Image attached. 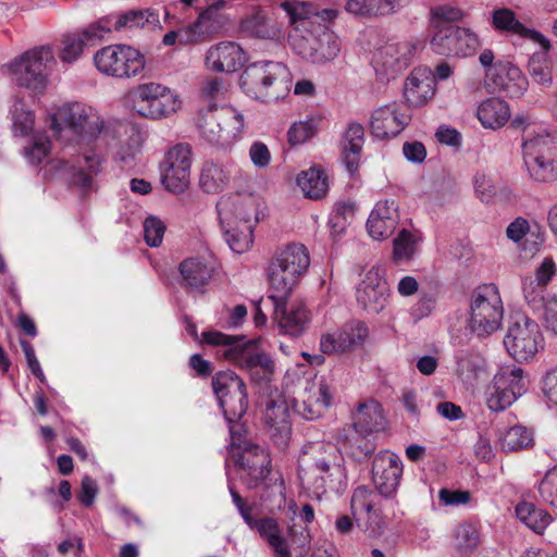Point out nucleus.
Returning a JSON list of instances; mask_svg holds the SVG:
<instances>
[{
	"label": "nucleus",
	"instance_id": "nucleus-21",
	"mask_svg": "<svg viewBox=\"0 0 557 557\" xmlns=\"http://www.w3.org/2000/svg\"><path fill=\"white\" fill-rule=\"evenodd\" d=\"M399 221L398 207L394 200L376 202L367 221L369 235L376 240L392 236Z\"/></svg>",
	"mask_w": 557,
	"mask_h": 557
},
{
	"label": "nucleus",
	"instance_id": "nucleus-25",
	"mask_svg": "<svg viewBox=\"0 0 557 557\" xmlns=\"http://www.w3.org/2000/svg\"><path fill=\"white\" fill-rule=\"evenodd\" d=\"M262 338L246 339V373L252 383H270L274 373V363L263 347H257Z\"/></svg>",
	"mask_w": 557,
	"mask_h": 557
},
{
	"label": "nucleus",
	"instance_id": "nucleus-12",
	"mask_svg": "<svg viewBox=\"0 0 557 557\" xmlns=\"http://www.w3.org/2000/svg\"><path fill=\"white\" fill-rule=\"evenodd\" d=\"M191 159V147L188 144H176L166 151L159 171L161 184L168 191L182 194L188 188Z\"/></svg>",
	"mask_w": 557,
	"mask_h": 557
},
{
	"label": "nucleus",
	"instance_id": "nucleus-7",
	"mask_svg": "<svg viewBox=\"0 0 557 557\" xmlns=\"http://www.w3.org/2000/svg\"><path fill=\"white\" fill-rule=\"evenodd\" d=\"M201 136L210 144L231 147L239 139L244 127L243 114L232 106L208 111L199 120Z\"/></svg>",
	"mask_w": 557,
	"mask_h": 557
},
{
	"label": "nucleus",
	"instance_id": "nucleus-3",
	"mask_svg": "<svg viewBox=\"0 0 557 557\" xmlns=\"http://www.w3.org/2000/svg\"><path fill=\"white\" fill-rule=\"evenodd\" d=\"M504 306L494 284L476 287L469 300L467 327L479 338H486L502 326Z\"/></svg>",
	"mask_w": 557,
	"mask_h": 557
},
{
	"label": "nucleus",
	"instance_id": "nucleus-63",
	"mask_svg": "<svg viewBox=\"0 0 557 557\" xmlns=\"http://www.w3.org/2000/svg\"><path fill=\"white\" fill-rule=\"evenodd\" d=\"M556 273V267L552 258H545L543 262L539 265V268L535 271V281L530 280L529 282H524L523 289L525 286H529L531 283H533V289L534 290H543V294L545 293V286L547 283L552 280V277Z\"/></svg>",
	"mask_w": 557,
	"mask_h": 557
},
{
	"label": "nucleus",
	"instance_id": "nucleus-64",
	"mask_svg": "<svg viewBox=\"0 0 557 557\" xmlns=\"http://www.w3.org/2000/svg\"><path fill=\"white\" fill-rule=\"evenodd\" d=\"M524 379L527 375L522 367L516 363H505L498 366L493 383H520Z\"/></svg>",
	"mask_w": 557,
	"mask_h": 557
},
{
	"label": "nucleus",
	"instance_id": "nucleus-35",
	"mask_svg": "<svg viewBox=\"0 0 557 557\" xmlns=\"http://www.w3.org/2000/svg\"><path fill=\"white\" fill-rule=\"evenodd\" d=\"M511 115L506 101L498 98H488L482 101L476 110V116L484 128L499 129Z\"/></svg>",
	"mask_w": 557,
	"mask_h": 557
},
{
	"label": "nucleus",
	"instance_id": "nucleus-10",
	"mask_svg": "<svg viewBox=\"0 0 557 557\" xmlns=\"http://www.w3.org/2000/svg\"><path fill=\"white\" fill-rule=\"evenodd\" d=\"M97 70L116 78H128L138 75L145 67L144 55L127 45H110L94 54Z\"/></svg>",
	"mask_w": 557,
	"mask_h": 557
},
{
	"label": "nucleus",
	"instance_id": "nucleus-8",
	"mask_svg": "<svg viewBox=\"0 0 557 557\" xmlns=\"http://www.w3.org/2000/svg\"><path fill=\"white\" fill-rule=\"evenodd\" d=\"M59 122L75 137L79 146L91 144L103 127V121L91 107L74 102L61 107L52 122V127L59 131Z\"/></svg>",
	"mask_w": 557,
	"mask_h": 557
},
{
	"label": "nucleus",
	"instance_id": "nucleus-54",
	"mask_svg": "<svg viewBox=\"0 0 557 557\" xmlns=\"http://www.w3.org/2000/svg\"><path fill=\"white\" fill-rule=\"evenodd\" d=\"M87 45L81 33H70L62 37V49L59 58L64 63L75 62L83 53L84 47Z\"/></svg>",
	"mask_w": 557,
	"mask_h": 557
},
{
	"label": "nucleus",
	"instance_id": "nucleus-56",
	"mask_svg": "<svg viewBox=\"0 0 557 557\" xmlns=\"http://www.w3.org/2000/svg\"><path fill=\"white\" fill-rule=\"evenodd\" d=\"M357 527L371 539H377L382 536L386 529V520L382 513V509L366 515L361 518H357L356 520Z\"/></svg>",
	"mask_w": 557,
	"mask_h": 557
},
{
	"label": "nucleus",
	"instance_id": "nucleus-60",
	"mask_svg": "<svg viewBox=\"0 0 557 557\" xmlns=\"http://www.w3.org/2000/svg\"><path fill=\"white\" fill-rule=\"evenodd\" d=\"M358 435L359 433H356L355 429L352 430L349 425L338 428L332 435V438L335 441L336 453L344 451L346 454L355 455V447L357 442H359Z\"/></svg>",
	"mask_w": 557,
	"mask_h": 557
},
{
	"label": "nucleus",
	"instance_id": "nucleus-38",
	"mask_svg": "<svg viewBox=\"0 0 557 557\" xmlns=\"http://www.w3.org/2000/svg\"><path fill=\"white\" fill-rule=\"evenodd\" d=\"M516 516L520 522L537 534H542L552 523V515L532 503L522 502L516 506Z\"/></svg>",
	"mask_w": 557,
	"mask_h": 557
},
{
	"label": "nucleus",
	"instance_id": "nucleus-28",
	"mask_svg": "<svg viewBox=\"0 0 557 557\" xmlns=\"http://www.w3.org/2000/svg\"><path fill=\"white\" fill-rule=\"evenodd\" d=\"M178 272L181 286L201 293L213 275L212 268L201 258L183 260L178 265Z\"/></svg>",
	"mask_w": 557,
	"mask_h": 557
},
{
	"label": "nucleus",
	"instance_id": "nucleus-33",
	"mask_svg": "<svg viewBox=\"0 0 557 557\" xmlns=\"http://www.w3.org/2000/svg\"><path fill=\"white\" fill-rule=\"evenodd\" d=\"M434 78L425 72L413 71L407 78L404 96L410 107L425 104L435 92Z\"/></svg>",
	"mask_w": 557,
	"mask_h": 557
},
{
	"label": "nucleus",
	"instance_id": "nucleus-2",
	"mask_svg": "<svg viewBox=\"0 0 557 557\" xmlns=\"http://www.w3.org/2000/svg\"><path fill=\"white\" fill-rule=\"evenodd\" d=\"M309 264V252L302 244L277 249L268 265V281L275 297L287 298Z\"/></svg>",
	"mask_w": 557,
	"mask_h": 557
},
{
	"label": "nucleus",
	"instance_id": "nucleus-16",
	"mask_svg": "<svg viewBox=\"0 0 557 557\" xmlns=\"http://www.w3.org/2000/svg\"><path fill=\"white\" fill-rule=\"evenodd\" d=\"M224 0H218L202 10L196 21L183 27V38L190 45H199L211 40L226 25V17L220 13L225 7Z\"/></svg>",
	"mask_w": 557,
	"mask_h": 557
},
{
	"label": "nucleus",
	"instance_id": "nucleus-59",
	"mask_svg": "<svg viewBox=\"0 0 557 557\" xmlns=\"http://www.w3.org/2000/svg\"><path fill=\"white\" fill-rule=\"evenodd\" d=\"M341 342L345 344V351L360 346L368 336V329L362 322L347 324L342 330H336Z\"/></svg>",
	"mask_w": 557,
	"mask_h": 557
},
{
	"label": "nucleus",
	"instance_id": "nucleus-14",
	"mask_svg": "<svg viewBox=\"0 0 557 557\" xmlns=\"http://www.w3.org/2000/svg\"><path fill=\"white\" fill-rule=\"evenodd\" d=\"M479 47V38L473 32L454 25L440 28L431 40L432 50L446 57H468Z\"/></svg>",
	"mask_w": 557,
	"mask_h": 557
},
{
	"label": "nucleus",
	"instance_id": "nucleus-37",
	"mask_svg": "<svg viewBox=\"0 0 557 557\" xmlns=\"http://www.w3.org/2000/svg\"><path fill=\"white\" fill-rule=\"evenodd\" d=\"M385 498L377 490L366 485L356 487L350 499V509L354 519L361 518L382 509L381 503Z\"/></svg>",
	"mask_w": 557,
	"mask_h": 557
},
{
	"label": "nucleus",
	"instance_id": "nucleus-61",
	"mask_svg": "<svg viewBox=\"0 0 557 557\" xmlns=\"http://www.w3.org/2000/svg\"><path fill=\"white\" fill-rule=\"evenodd\" d=\"M165 232L164 223L157 216L150 215L144 221V238L148 246L159 247Z\"/></svg>",
	"mask_w": 557,
	"mask_h": 557
},
{
	"label": "nucleus",
	"instance_id": "nucleus-26",
	"mask_svg": "<svg viewBox=\"0 0 557 557\" xmlns=\"http://www.w3.org/2000/svg\"><path fill=\"white\" fill-rule=\"evenodd\" d=\"M232 163L224 159H209L202 163L199 186L207 194H218L231 181Z\"/></svg>",
	"mask_w": 557,
	"mask_h": 557
},
{
	"label": "nucleus",
	"instance_id": "nucleus-55",
	"mask_svg": "<svg viewBox=\"0 0 557 557\" xmlns=\"http://www.w3.org/2000/svg\"><path fill=\"white\" fill-rule=\"evenodd\" d=\"M537 492L544 504L557 508V466L545 472L537 483Z\"/></svg>",
	"mask_w": 557,
	"mask_h": 557
},
{
	"label": "nucleus",
	"instance_id": "nucleus-47",
	"mask_svg": "<svg viewBox=\"0 0 557 557\" xmlns=\"http://www.w3.org/2000/svg\"><path fill=\"white\" fill-rule=\"evenodd\" d=\"M228 385H213V392L219 400V405L221 409L223 410L225 420L230 424V435H231V443L228 445V456L234 461L236 466H242L244 462V453L240 447V434L236 433L234 431V426L232 425L234 420L231 417V413L228 412V409L226 408V399L225 397L228 394L227 389Z\"/></svg>",
	"mask_w": 557,
	"mask_h": 557
},
{
	"label": "nucleus",
	"instance_id": "nucleus-1",
	"mask_svg": "<svg viewBox=\"0 0 557 557\" xmlns=\"http://www.w3.org/2000/svg\"><path fill=\"white\" fill-rule=\"evenodd\" d=\"M292 86L289 69L274 61L246 63V96L261 102L285 97Z\"/></svg>",
	"mask_w": 557,
	"mask_h": 557
},
{
	"label": "nucleus",
	"instance_id": "nucleus-6",
	"mask_svg": "<svg viewBox=\"0 0 557 557\" xmlns=\"http://www.w3.org/2000/svg\"><path fill=\"white\" fill-rule=\"evenodd\" d=\"M267 395L263 422L269 436L276 446L287 445L292 434L290 405L292 399L285 391V385H263Z\"/></svg>",
	"mask_w": 557,
	"mask_h": 557
},
{
	"label": "nucleus",
	"instance_id": "nucleus-45",
	"mask_svg": "<svg viewBox=\"0 0 557 557\" xmlns=\"http://www.w3.org/2000/svg\"><path fill=\"white\" fill-rule=\"evenodd\" d=\"M220 225L242 224L244 199L239 191L224 195L216 203Z\"/></svg>",
	"mask_w": 557,
	"mask_h": 557
},
{
	"label": "nucleus",
	"instance_id": "nucleus-31",
	"mask_svg": "<svg viewBox=\"0 0 557 557\" xmlns=\"http://www.w3.org/2000/svg\"><path fill=\"white\" fill-rule=\"evenodd\" d=\"M493 26L500 32H508L520 37L527 38L534 44L548 47V39L535 29H529L522 25L517 18L515 13L506 8L497 9L493 12L492 16Z\"/></svg>",
	"mask_w": 557,
	"mask_h": 557
},
{
	"label": "nucleus",
	"instance_id": "nucleus-40",
	"mask_svg": "<svg viewBox=\"0 0 557 557\" xmlns=\"http://www.w3.org/2000/svg\"><path fill=\"white\" fill-rule=\"evenodd\" d=\"M246 35L259 39H274L278 37L280 29L264 11L253 7L246 11Z\"/></svg>",
	"mask_w": 557,
	"mask_h": 557
},
{
	"label": "nucleus",
	"instance_id": "nucleus-52",
	"mask_svg": "<svg viewBox=\"0 0 557 557\" xmlns=\"http://www.w3.org/2000/svg\"><path fill=\"white\" fill-rule=\"evenodd\" d=\"M486 405L492 411H503L517 399L512 385H487Z\"/></svg>",
	"mask_w": 557,
	"mask_h": 557
},
{
	"label": "nucleus",
	"instance_id": "nucleus-20",
	"mask_svg": "<svg viewBox=\"0 0 557 557\" xmlns=\"http://www.w3.org/2000/svg\"><path fill=\"white\" fill-rule=\"evenodd\" d=\"M486 77L493 82L494 89L503 90L510 98H520L529 85L521 70L509 62L496 63L486 71Z\"/></svg>",
	"mask_w": 557,
	"mask_h": 557
},
{
	"label": "nucleus",
	"instance_id": "nucleus-36",
	"mask_svg": "<svg viewBox=\"0 0 557 557\" xmlns=\"http://www.w3.org/2000/svg\"><path fill=\"white\" fill-rule=\"evenodd\" d=\"M363 143V126L360 123H350L343 138V159L350 174L358 170Z\"/></svg>",
	"mask_w": 557,
	"mask_h": 557
},
{
	"label": "nucleus",
	"instance_id": "nucleus-4",
	"mask_svg": "<svg viewBox=\"0 0 557 557\" xmlns=\"http://www.w3.org/2000/svg\"><path fill=\"white\" fill-rule=\"evenodd\" d=\"M55 63L50 45H42L25 51L11 64L14 82L35 94H41L48 85L49 69Z\"/></svg>",
	"mask_w": 557,
	"mask_h": 557
},
{
	"label": "nucleus",
	"instance_id": "nucleus-18",
	"mask_svg": "<svg viewBox=\"0 0 557 557\" xmlns=\"http://www.w3.org/2000/svg\"><path fill=\"white\" fill-rule=\"evenodd\" d=\"M280 332L292 337L300 336L310 322V312L301 299L280 298L273 312Z\"/></svg>",
	"mask_w": 557,
	"mask_h": 557
},
{
	"label": "nucleus",
	"instance_id": "nucleus-62",
	"mask_svg": "<svg viewBox=\"0 0 557 557\" xmlns=\"http://www.w3.org/2000/svg\"><path fill=\"white\" fill-rule=\"evenodd\" d=\"M168 87L158 83H146L139 85L134 91V107L138 111V107L143 103L148 104L152 99L160 97L161 92H165Z\"/></svg>",
	"mask_w": 557,
	"mask_h": 557
},
{
	"label": "nucleus",
	"instance_id": "nucleus-5",
	"mask_svg": "<svg viewBox=\"0 0 557 557\" xmlns=\"http://www.w3.org/2000/svg\"><path fill=\"white\" fill-rule=\"evenodd\" d=\"M524 165L530 176L539 182L550 178L553 162L557 157L554 136L544 128L528 131L521 144Z\"/></svg>",
	"mask_w": 557,
	"mask_h": 557
},
{
	"label": "nucleus",
	"instance_id": "nucleus-9",
	"mask_svg": "<svg viewBox=\"0 0 557 557\" xmlns=\"http://www.w3.org/2000/svg\"><path fill=\"white\" fill-rule=\"evenodd\" d=\"M289 44L297 54L315 64L333 61L342 50L341 38L327 27L306 35L299 34L296 28L295 34L289 35Z\"/></svg>",
	"mask_w": 557,
	"mask_h": 557
},
{
	"label": "nucleus",
	"instance_id": "nucleus-53",
	"mask_svg": "<svg viewBox=\"0 0 557 557\" xmlns=\"http://www.w3.org/2000/svg\"><path fill=\"white\" fill-rule=\"evenodd\" d=\"M13 132L15 135L27 136L34 127V113L25 102L16 98L12 104Z\"/></svg>",
	"mask_w": 557,
	"mask_h": 557
},
{
	"label": "nucleus",
	"instance_id": "nucleus-32",
	"mask_svg": "<svg viewBox=\"0 0 557 557\" xmlns=\"http://www.w3.org/2000/svg\"><path fill=\"white\" fill-rule=\"evenodd\" d=\"M532 285L524 288L528 305L540 315L544 326L557 334V297L543 295V290H534Z\"/></svg>",
	"mask_w": 557,
	"mask_h": 557
},
{
	"label": "nucleus",
	"instance_id": "nucleus-58",
	"mask_svg": "<svg viewBox=\"0 0 557 557\" xmlns=\"http://www.w3.org/2000/svg\"><path fill=\"white\" fill-rule=\"evenodd\" d=\"M320 120L313 116L308 117L305 121L295 122L288 131V140L292 145H299L311 137L318 131Z\"/></svg>",
	"mask_w": 557,
	"mask_h": 557
},
{
	"label": "nucleus",
	"instance_id": "nucleus-44",
	"mask_svg": "<svg viewBox=\"0 0 557 557\" xmlns=\"http://www.w3.org/2000/svg\"><path fill=\"white\" fill-rule=\"evenodd\" d=\"M422 242L421 233L417 230L403 228L393 240V257L398 262H408L418 253Z\"/></svg>",
	"mask_w": 557,
	"mask_h": 557
},
{
	"label": "nucleus",
	"instance_id": "nucleus-57",
	"mask_svg": "<svg viewBox=\"0 0 557 557\" xmlns=\"http://www.w3.org/2000/svg\"><path fill=\"white\" fill-rule=\"evenodd\" d=\"M157 22L158 14L150 10L128 11L117 14V23H120L121 30L145 27L147 24H154Z\"/></svg>",
	"mask_w": 557,
	"mask_h": 557
},
{
	"label": "nucleus",
	"instance_id": "nucleus-13",
	"mask_svg": "<svg viewBox=\"0 0 557 557\" xmlns=\"http://www.w3.org/2000/svg\"><path fill=\"white\" fill-rule=\"evenodd\" d=\"M310 448L313 453L322 450L325 453V455L314 458L310 469V474L315 476L312 483L314 493L323 494L326 490L339 491L346 480V474L343 466L337 462L335 446L318 443Z\"/></svg>",
	"mask_w": 557,
	"mask_h": 557
},
{
	"label": "nucleus",
	"instance_id": "nucleus-19",
	"mask_svg": "<svg viewBox=\"0 0 557 557\" xmlns=\"http://www.w3.org/2000/svg\"><path fill=\"white\" fill-rule=\"evenodd\" d=\"M403 475L401 459L388 450L380 451L372 462V480L385 498L395 494Z\"/></svg>",
	"mask_w": 557,
	"mask_h": 557
},
{
	"label": "nucleus",
	"instance_id": "nucleus-24",
	"mask_svg": "<svg viewBox=\"0 0 557 557\" xmlns=\"http://www.w3.org/2000/svg\"><path fill=\"white\" fill-rule=\"evenodd\" d=\"M243 49L233 41H223L208 49L205 64L214 72L232 73L244 64Z\"/></svg>",
	"mask_w": 557,
	"mask_h": 557
},
{
	"label": "nucleus",
	"instance_id": "nucleus-42",
	"mask_svg": "<svg viewBox=\"0 0 557 557\" xmlns=\"http://www.w3.org/2000/svg\"><path fill=\"white\" fill-rule=\"evenodd\" d=\"M297 185L304 196L310 199H320L329 190V182L325 173L317 168L302 171L296 178Z\"/></svg>",
	"mask_w": 557,
	"mask_h": 557
},
{
	"label": "nucleus",
	"instance_id": "nucleus-50",
	"mask_svg": "<svg viewBox=\"0 0 557 557\" xmlns=\"http://www.w3.org/2000/svg\"><path fill=\"white\" fill-rule=\"evenodd\" d=\"M280 8L287 14L289 24L294 27L292 34H295L296 28L301 34L299 27L317 14L313 3L308 1L285 0L280 3Z\"/></svg>",
	"mask_w": 557,
	"mask_h": 557
},
{
	"label": "nucleus",
	"instance_id": "nucleus-17",
	"mask_svg": "<svg viewBox=\"0 0 557 557\" xmlns=\"http://www.w3.org/2000/svg\"><path fill=\"white\" fill-rule=\"evenodd\" d=\"M410 115L397 102L373 110L370 116V133L377 139H388L400 134L409 124Z\"/></svg>",
	"mask_w": 557,
	"mask_h": 557
},
{
	"label": "nucleus",
	"instance_id": "nucleus-11",
	"mask_svg": "<svg viewBox=\"0 0 557 557\" xmlns=\"http://www.w3.org/2000/svg\"><path fill=\"white\" fill-rule=\"evenodd\" d=\"M508 354L517 361H528L543 348L544 338L539 324L525 315H517L504 337Z\"/></svg>",
	"mask_w": 557,
	"mask_h": 557
},
{
	"label": "nucleus",
	"instance_id": "nucleus-46",
	"mask_svg": "<svg viewBox=\"0 0 557 557\" xmlns=\"http://www.w3.org/2000/svg\"><path fill=\"white\" fill-rule=\"evenodd\" d=\"M180 108V100L169 88L160 97L152 99L148 104L138 107L137 113L149 119L158 120L169 116Z\"/></svg>",
	"mask_w": 557,
	"mask_h": 557
},
{
	"label": "nucleus",
	"instance_id": "nucleus-29",
	"mask_svg": "<svg viewBox=\"0 0 557 557\" xmlns=\"http://www.w3.org/2000/svg\"><path fill=\"white\" fill-rule=\"evenodd\" d=\"M200 343L218 347V354L226 360L240 363L244 359V336H233L216 330H209L202 332Z\"/></svg>",
	"mask_w": 557,
	"mask_h": 557
},
{
	"label": "nucleus",
	"instance_id": "nucleus-23",
	"mask_svg": "<svg viewBox=\"0 0 557 557\" xmlns=\"http://www.w3.org/2000/svg\"><path fill=\"white\" fill-rule=\"evenodd\" d=\"M387 426V419L382 406L374 399L360 401L352 412V428L360 436L382 432Z\"/></svg>",
	"mask_w": 557,
	"mask_h": 557
},
{
	"label": "nucleus",
	"instance_id": "nucleus-15",
	"mask_svg": "<svg viewBox=\"0 0 557 557\" xmlns=\"http://www.w3.org/2000/svg\"><path fill=\"white\" fill-rule=\"evenodd\" d=\"M388 297L389 287L384 270L380 265H373L357 287V302L367 312L376 314L386 307Z\"/></svg>",
	"mask_w": 557,
	"mask_h": 557
},
{
	"label": "nucleus",
	"instance_id": "nucleus-41",
	"mask_svg": "<svg viewBox=\"0 0 557 557\" xmlns=\"http://www.w3.org/2000/svg\"><path fill=\"white\" fill-rule=\"evenodd\" d=\"M457 373L463 383L485 381L488 376L486 360L475 352H466L459 357Z\"/></svg>",
	"mask_w": 557,
	"mask_h": 557
},
{
	"label": "nucleus",
	"instance_id": "nucleus-39",
	"mask_svg": "<svg viewBox=\"0 0 557 557\" xmlns=\"http://www.w3.org/2000/svg\"><path fill=\"white\" fill-rule=\"evenodd\" d=\"M72 182L82 189L91 187L92 177L101 171V158L94 151H86L73 165Z\"/></svg>",
	"mask_w": 557,
	"mask_h": 557
},
{
	"label": "nucleus",
	"instance_id": "nucleus-43",
	"mask_svg": "<svg viewBox=\"0 0 557 557\" xmlns=\"http://www.w3.org/2000/svg\"><path fill=\"white\" fill-rule=\"evenodd\" d=\"M113 32H121L117 14H109L89 23L79 32L87 45H97L110 38Z\"/></svg>",
	"mask_w": 557,
	"mask_h": 557
},
{
	"label": "nucleus",
	"instance_id": "nucleus-48",
	"mask_svg": "<svg viewBox=\"0 0 557 557\" xmlns=\"http://www.w3.org/2000/svg\"><path fill=\"white\" fill-rule=\"evenodd\" d=\"M541 50L536 51L530 58L528 69L532 79L542 86H549L553 82V62L549 60L547 52L550 49V42L545 48L543 45H539Z\"/></svg>",
	"mask_w": 557,
	"mask_h": 557
},
{
	"label": "nucleus",
	"instance_id": "nucleus-22",
	"mask_svg": "<svg viewBox=\"0 0 557 557\" xmlns=\"http://www.w3.org/2000/svg\"><path fill=\"white\" fill-rule=\"evenodd\" d=\"M333 394L330 385H307L300 400L293 401L297 412L307 420L320 418L332 405Z\"/></svg>",
	"mask_w": 557,
	"mask_h": 557
},
{
	"label": "nucleus",
	"instance_id": "nucleus-51",
	"mask_svg": "<svg viewBox=\"0 0 557 557\" xmlns=\"http://www.w3.org/2000/svg\"><path fill=\"white\" fill-rule=\"evenodd\" d=\"M533 441L532 433L525 426L515 425L498 434V442L503 450H519L527 448Z\"/></svg>",
	"mask_w": 557,
	"mask_h": 557
},
{
	"label": "nucleus",
	"instance_id": "nucleus-27",
	"mask_svg": "<svg viewBox=\"0 0 557 557\" xmlns=\"http://www.w3.org/2000/svg\"><path fill=\"white\" fill-rule=\"evenodd\" d=\"M246 524L259 533V535L273 549L275 557H290L288 541L281 533L280 527L275 519H253L246 512Z\"/></svg>",
	"mask_w": 557,
	"mask_h": 557
},
{
	"label": "nucleus",
	"instance_id": "nucleus-49",
	"mask_svg": "<svg viewBox=\"0 0 557 557\" xmlns=\"http://www.w3.org/2000/svg\"><path fill=\"white\" fill-rule=\"evenodd\" d=\"M481 542L479 527L472 522H461L453 531L454 547L461 554L474 552Z\"/></svg>",
	"mask_w": 557,
	"mask_h": 557
},
{
	"label": "nucleus",
	"instance_id": "nucleus-30",
	"mask_svg": "<svg viewBox=\"0 0 557 557\" xmlns=\"http://www.w3.org/2000/svg\"><path fill=\"white\" fill-rule=\"evenodd\" d=\"M271 471V458L267 448L246 441V486L253 487Z\"/></svg>",
	"mask_w": 557,
	"mask_h": 557
},
{
	"label": "nucleus",
	"instance_id": "nucleus-34",
	"mask_svg": "<svg viewBox=\"0 0 557 557\" xmlns=\"http://www.w3.org/2000/svg\"><path fill=\"white\" fill-rule=\"evenodd\" d=\"M410 57L409 44H389L377 51L374 62L376 65H381L387 74L394 75L408 65Z\"/></svg>",
	"mask_w": 557,
	"mask_h": 557
}]
</instances>
